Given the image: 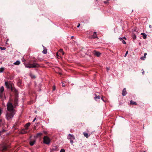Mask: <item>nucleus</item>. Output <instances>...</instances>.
Wrapping results in <instances>:
<instances>
[{"label": "nucleus", "mask_w": 152, "mask_h": 152, "mask_svg": "<svg viewBox=\"0 0 152 152\" xmlns=\"http://www.w3.org/2000/svg\"><path fill=\"white\" fill-rule=\"evenodd\" d=\"M3 112V110L0 107V116L1 115V114H2Z\"/></svg>", "instance_id": "5701e85b"}, {"label": "nucleus", "mask_w": 152, "mask_h": 152, "mask_svg": "<svg viewBox=\"0 0 152 152\" xmlns=\"http://www.w3.org/2000/svg\"><path fill=\"white\" fill-rule=\"evenodd\" d=\"M14 103H15V106H17V104H18V102H17V98H16L14 100Z\"/></svg>", "instance_id": "aec40b11"}, {"label": "nucleus", "mask_w": 152, "mask_h": 152, "mask_svg": "<svg viewBox=\"0 0 152 152\" xmlns=\"http://www.w3.org/2000/svg\"><path fill=\"white\" fill-rule=\"evenodd\" d=\"M50 138L47 136H44L43 138L44 143L48 145L50 144Z\"/></svg>", "instance_id": "20e7f679"}, {"label": "nucleus", "mask_w": 152, "mask_h": 152, "mask_svg": "<svg viewBox=\"0 0 152 152\" xmlns=\"http://www.w3.org/2000/svg\"><path fill=\"white\" fill-rule=\"evenodd\" d=\"M56 55H57V56H59V55H58V53H56Z\"/></svg>", "instance_id": "4c0bfd02"}, {"label": "nucleus", "mask_w": 152, "mask_h": 152, "mask_svg": "<svg viewBox=\"0 0 152 152\" xmlns=\"http://www.w3.org/2000/svg\"><path fill=\"white\" fill-rule=\"evenodd\" d=\"M27 132H25V133H26Z\"/></svg>", "instance_id": "de8ad7c7"}, {"label": "nucleus", "mask_w": 152, "mask_h": 152, "mask_svg": "<svg viewBox=\"0 0 152 152\" xmlns=\"http://www.w3.org/2000/svg\"><path fill=\"white\" fill-rule=\"evenodd\" d=\"M43 48H44V50L43 51H42V52L44 54H46L47 53V50L46 48H45V47L43 46Z\"/></svg>", "instance_id": "f8f14e48"}, {"label": "nucleus", "mask_w": 152, "mask_h": 152, "mask_svg": "<svg viewBox=\"0 0 152 152\" xmlns=\"http://www.w3.org/2000/svg\"><path fill=\"white\" fill-rule=\"evenodd\" d=\"M20 64V62L19 61H17L14 63V64L15 65H19Z\"/></svg>", "instance_id": "a211bd4d"}, {"label": "nucleus", "mask_w": 152, "mask_h": 152, "mask_svg": "<svg viewBox=\"0 0 152 152\" xmlns=\"http://www.w3.org/2000/svg\"><path fill=\"white\" fill-rule=\"evenodd\" d=\"M55 89V87H54L53 88V90H54Z\"/></svg>", "instance_id": "a19ab883"}, {"label": "nucleus", "mask_w": 152, "mask_h": 152, "mask_svg": "<svg viewBox=\"0 0 152 152\" xmlns=\"http://www.w3.org/2000/svg\"><path fill=\"white\" fill-rule=\"evenodd\" d=\"M130 104H135V105L137 104L135 102H133L132 100H131L130 101Z\"/></svg>", "instance_id": "4be33fe9"}, {"label": "nucleus", "mask_w": 152, "mask_h": 152, "mask_svg": "<svg viewBox=\"0 0 152 152\" xmlns=\"http://www.w3.org/2000/svg\"><path fill=\"white\" fill-rule=\"evenodd\" d=\"M2 121V120L1 119V120H0V122H1V121Z\"/></svg>", "instance_id": "c03bdc74"}, {"label": "nucleus", "mask_w": 152, "mask_h": 152, "mask_svg": "<svg viewBox=\"0 0 152 152\" xmlns=\"http://www.w3.org/2000/svg\"><path fill=\"white\" fill-rule=\"evenodd\" d=\"M141 34L143 36V38L144 39H145L146 38L147 35L146 34L144 33H142Z\"/></svg>", "instance_id": "ddd939ff"}, {"label": "nucleus", "mask_w": 152, "mask_h": 152, "mask_svg": "<svg viewBox=\"0 0 152 152\" xmlns=\"http://www.w3.org/2000/svg\"><path fill=\"white\" fill-rule=\"evenodd\" d=\"M57 148H52V149H51V150L52 151H56V149Z\"/></svg>", "instance_id": "473e14b6"}, {"label": "nucleus", "mask_w": 152, "mask_h": 152, "mask_svg": "<svg viewBox=\"0 0 152 152\" xmlns=\"http://www.w3.org/2000/svg\"><path fill=\"white\" fill-rule=\"evenodd\" d=\"M15 113V111H7L6 115V119L9 120L10 119L12 118Z\"/></svg>", "instance_id": "f257e3e1"}, {"label": "nucleus", "mask_w": 152, "mask_h": 152, "mask_svg": "<svg viewBox=\"0 0 152 152\" xmlns=\"http://www.w3.org/2000/svg\"><path fill=\"white\" fill-rule=\"evenodd\" d=\"M91 38H98V37L96 35V32H94V34L92 36Z\"/></svg>", "instance_id": "6e6552de"}, {"label": "nucleus", "mask_w": 152, "mask_h": 152, "mask_svg": "<svg viewBox=\"0 0 152 152\" xmlns=\"http://www.w3.org/2000/svg\"><path fill=\"white\" fill-rule=\"evenodd\" d=\"M102 99L103 101H104V100L103 99H102Z\"/></svg>", "instance_id": "49530a36"}, {"label": "nucleus", "mask_w": 152, "mask_h": 152, "mask_svg": "<svg viewBox=\"0 0 152 152\" xmlns=\"http://www.w3.org/2000/svg\"><path fill=\"white\" fill-rule=\"evenodd\" d=\"M147 54L146 53H145L144 54V56L145 57V56L147 55Z\"/></svg>", "instance_id": "f704fd0d"}, {"label": "nucleus", "mask_w": 152, "mask_h": 152, "mask_svg": "<svg viewBox=\"0 0 152 152\" xmlns=\"http://www.w3.org/2000/svg\"><path fill=\"white\" fill-rule=\"evenodd\" d=\"M7 149V147L6 146H4L3 147V149L4 150H6Z\"/></svg>", "instance_id": "2f4dec72"}, {"label": "nucleus", "mask_w": 152, "mask_h": 152, "mask_svg": "<svg viewBox=\"0 0 152 152\" xmlns=\"http://www.w3.org/2000/svg\"><path fill=\"white\" fill-rule=\"evenodd\" d=\"M62 86H63V87H64L65 86V84L64 83H62Z\"/></svg>", "instance_id": "72a5a7b5"}, {"label": "nucleus", "mask_w": 152, "mask_h": 152, "mask_svg": "<svg viewBox=\"0 0 152 152\" xmlns=\"http://www.w3.org/2000/svg\"><path fill=\"white\" fill-rule=\"evenodd\" d=\"M74 37V36H72L71 37V38H72L73 37Z\"/></svg>", "instance_id": "79ce46f5"}, {"label": "nucleus", "mask_w": 152, "mask_h": 152, "mask_svg": "<svg viewBox=\"0 0 152 152\" xmlns=\"http://www.w3.org/2000/svg\"><path fill=\"white\" fill-rule=\"evenodd\" d=\"M5 85L7 88H10V84L7 82H5Z\"/></svg>", "instance_id": "0eeeda50"}, {"label": "nucleus", "mask_w": 152, "mask_h": 152, "mask_svg": "<svg viewBox=\"0 0 152 152\" xmlns=\"http://www.w3.org/2000/svg\"><path fill=\"white\" fill-rule=\"evenodd\" d=\"M42 133L40 132V133H38L37 134L36 136L35 137L36 138L40 137L41 135H42Z\"/></svg>", "instance_id": "2eb2a0df"}, {"label": "nucleus", "mask_w": 152, "mask_h": 152, "mask_svg": "<svg viewBox=\"0 0 152 152\" xmlns=\"http://www.w3.org/2000/svg\"><path fill=\"white\" fill-rule=\"evenodd\" d=\"M4 69L3 67H1L0 69V73H1L3 72Z\"/></svg>", "instance_id": "412c9836"}, {"label": "nucleus", "mask_w": 152, "mask_h": 152, "mask_svg": "<svg viewBox=\"0 0 152 152\" xmlns=\"http://www.w3.org/2000/svg\"><path fill=\"white\" fill-rule=\"evenodd\" d=\"M7 111H15L14 109L13 105L10 102H8L7 104Z\"/></svg>", "instance_id": "f03ea898"}, {"label": "nucleus", "mask_w": 152, "mask_h": 152, "mask_svg": "<svg viewBox=\"0 0 152 152\" xmlns=\"http://www.w3.org/2000/svg\"><path fill=\"white\" fill-rule=\"evenodd\" d=\"M36 118H34V119L33 120V121H32V122H34V121H35V120H36Z\"/></svg>", "instance_id": "e433bc0d"}, {"label": "nucleus", "mask_w": 152, "mask_h": 152, "mask_svg": "<svg viewBox=\"0 0 152 152\" xmlns=\"http://www.w3.org/2000/svg\"><path fill=\"white\" fill-rule=\"evenodd\" d=\"M30 123H27L25 125V127L26 129H28V127L30 125Z\"/></svg>", "instance_id": "4468645a"}, {"label": "nucleus", "mask_w": 152, "mask_h": 152, "mask_svg": "<svg viewBox=\"0 0 152 152\" xmlns=\"http://www.w3.org/2000/svg\"><path fill=\"white\" fill-rule=\"evenodd\" d=\"M59 74H61L60 73H59Z\"/></svg>", "instance_id": "8fccbe9b"}, {"label": "nucleus", "mask_w": 152, "mask_h": 152, "mask_svg": "<svg viewBox=\"0 0 152 152\" xmlns=\"http://www.w3.org/2000/svg\"><path fill=\"white\" fill-rule=\"evenodd\" d=\"M107 70H109L110 69L109 68H108V67H107Z\"/></svg>", "instance_id": "58836bf2"}, {"label": "nucleus", "mask_w": 152, "mask_h": 152, "mask_svg": "<svg viewBox=\"0 0 152 152\" xmlns=\"http://www.w3.org/2000/svg\"><path fill=\"white\" fill-rule=\"evenodd\" d=\"M104 3H107V2L105 1V2H104Z\"/></svg>", "instance_id": "09e8293b"}, {"label": "nucleus", "mask_w": 152, "mask_h": 152, "mask_svg": "<svg viewBox=\"0 0 152 152\" xmlns=\"http://www.w3.org/2000/svg\"><path fill=\"white\" fill-rule=\"evenodd\" d=\"M119 39L124 44H126V42L123 40V37L119 38Z\"/></svg>", "instance_id": "dca6fc26"}, {"label": "nucleus", "mask_w": 152, "mask_h": 152, "mask_svg": "<svg viewBox=\"0 0 152 152\" xmlns=\"http://www.w3.org/2000/svg\"><path fill=\"white\" fill-rule=\"evenodd\" d=\"M80 23H78V25L77 26V28H79L80 27Z\"/></svg>", "instance_id": "c9c22d12"}, {"label": "nucleus", "mask_w": 152, "mask_h": 152, "mask_svg": "<svg viewBox=\"0 0 152 152\" xmlns=\"http://www.w3.org/2000/svg\"><path fill=\"white\" fill-rule=\"evenodd\" d=\"M95 55L97 57H99L101 55V53L95 51Z\"/></svg>", "instance_id": "9d476101"}, {"label": "nucleus", "mask_w": 152, "mask_h": 152, "mask_svg": "<svg viewBox=\"0 0 152 152\" xmlns=\"http://www.w3.org/2000/svg\"><path fill=\"white\" fill-rule=\"evenodd\" d=\"M83 135L84 136L86 137V138H88L90 135H88V134L86 132H84L83 133Z\"/></svg>", "instance_id": "6ab92c4d"}, {"label": "nucleus", "mask_w": 152, "mask_h": 152, "mask_svg": "<svg viewBox=\"0 0 152 152\" xmlns=\"http://www.w3.org/2000/svg\"><path fill=\"white\" fill-rule=\"evenodd\" d=\"M97 99H100V96H96L94 97V99H95V100H96Z\"/></svg>", "instance_id": "a878e982"}, {"label": "nucleus", "mask_w": 152, "mask_h": 152, "mask_svg": "<svg viewBox=\"0 0 152 152\" xmlns=\"http://www.w3.org/2000/svg\"><path fill=\"white\" fill-rule=\"evenodd\" d=\"M65 151L64 149H61L60 151V152H65Z\"/></svg>", "instance_id": "c85d7f7f"}, {"label": "nucleus", "mask_w": 152, "mask_h": 152, "mask_svg": "<svg viewBox=\"0 0 152 152\" xmlns=\"http://www.w3.org/2000/svg\"><path fill=\"white\" fill-rule=\"evenodd\" d=\"M25 66L26 67L31 68V64H25Z\"/></svg>", "instance_id": "9b49d317"}, {"label": "nucleus", "mask_w": 152, "mask_h": 152, "mask_svg": "<svg viewBox=\"0 0 152 152\" xmlns=\"http://www.w3.org/2000/svg\"><path fill=\"white\" fill-rule=\"evenodd\" d=\"M127 93V92L126 91V89L125 88H124L122 92V95L123 96H126Z\"/></svg>", "instance_id": "423d86ee"}, {"label": "nucleus", "mask_w": 152, "mask_h": 152, "mask_svg": "<svg viewBox=\"0 0 152 152\" xmlns=\"http://www.w3.org/2000/svg\"><path fill=\"white\" fill-rule=\"evenodd\" d=\"M67 139L70 140L71 144L74 145H73V140L75 139L74 136L73 134H69L67 136Z\"/></svg>", "instance_id": "7ed1b4c3"}, {"label": "nucleus", "mask_w": 152, "mask_h": 152, "mask_svg": "<svg viewBox=\"0 0 152 152\" xmlns=\"http://www.w3.org/2000/svg\"><path fill=\"white\" fill-rule=\"evenodd\" d=\"M0 49L1 50H5L6 49V48L5 47H0Z\"/></svg>", "instance_id": "bb28decb"}, {"label": "nucleus", "mask_w": 152, "mask_h": 152, "mask_svg": "<svg viewBox=\"0 0 152 152\" xmlns=\"http://www.w3.org/2000/svg\"><path fill=\"white\" fill-rule=\"evenodd\" d=\"M123 38V39H126V38L125 37H124Z\"/></svg>", "instance_id": "ea45409f"}, {"label": "nucleus", "mask_w": 152, "mask_h": 152, "mask_svg": "<svg viewBox=\"0 0 152 152\" xmlns=\"http://www.w3.org/2000/svg\"><path fill=\"white\" fill-rule=\"evenodd\" d=\"M151 25H149L150 28H151Z\"/></svg>", "instance_id": "a18cd8bd"}, {"label": "nucleus", "mask_w": 152, "mask_h": 152, "mask_svg": "<svg viewBox=\"0 0 152 152\" xmlns=\"http://www.w3.org/2000/svg\"><path fill=\"white\" fill-rule=\"evenodd\" d=\"M145 58V57H144V56L140 58V59L142 60H144Z\"/></svg>", "instance_id": "c756f323"}, {"label": "nucleus", "mask_w": 152, "mask_h": 152, "mask_svg": "<svg viewBox=\"0 0 152 152\" xmlns=\"http://www.w3.org/2000/svg\"><path fill=\"white\" fill-rule=\"evenodd\" d=\"M144 71H143V72H142V74H144Z\"/></svg>", "instance_id": "37998d69"}, {"label": "nucleus", "mask_w": 152, "mask_h": 152, "mask_svg": "<svg viewBox=\"0 0 152 152\" xmlns=\"http://www.w3.org/2000/svg\"><path fill=\"white\" fill-rule=\"evenodd\" d=\"M59 51L62 53L63 55H64V53L63 52V50L62 49H60L59 50Z\"/></svg>", "instance_id": "393cba45"}, {"label": "nucleus", "mask_w": 152, "mask_h": 152, "mask_svg": "<svg viewBox=\"0 0 152 152\" xmlns=\"http://www.w3.org/2000/svg\"><path fill=\"white\" fill-rule=\"evenodd\" d=\"M31 64L32 68H37L40 67V65L36 63H34Z\"/></svg>", "instance_id": "39448f33"}, {"label": "nucleus", "mask_w": 152, "mask_h": 152, "mask_svg": "<svg viewBox=\"0 0 152 152\" xmlns=\"http://www.w3.org/2000/svg\"><path fill=\"white\" fill-rule=\"evenodd\" d=\"M4 90V88L3 86H1L0 88V91L1 93H2Z\"/></svg>", "instance_id": "f3484780"}, {"label": "nucleus", "mask_w": 152, "mask_h": 152, "mask_svg": "<svg viewBox=\"0 0 152 152\" xmlns=\"http://www.w3.org/2000/svg\"><path fill=\"white\" fill-rule=\"evenodd\" d=\"M30 76L31 77V78H35V76L34 75H32V74H31L30 75Z\"/></svg>", "instance_id": "cd10ccee"}, {"label": "nucleus", "mask_w": 152, "mask_h": 152, "mask_svg": "<svg viewBox=\"0 0 152 152\" xmlns=\"http://www.w3.org/2000/svg\"><path fill=\"white\" fill-rule=\"evenodd\" d=\"M36 142V140H32L30 142V144L32 146Z\"/></svg>", "instance_id": "1a4fd4ad"}, {"label": "nucleus", "mask_w": 152, "mask_h": 152, "mask_svg": "<svg viewBox=\"0 0 152 152\" xmlns=\"http://www.w3.org/2000/svg\"><path fill=\"white\" fill-rule=\"evenodd\" d=\"M132 38L134 39H135L136 38V35L135 34H133L132 35Z\"/></svg>", "instance_id": "b1692460"}, {"label": "nucleus", "mask_w": 152, "mask_h": 152, "mask_svg": "<svg viewBox=\"0 0 152 152\" xmlns=\"http://www.w3.org/2000/svg\"><path fill=\"white\" fill-rule=\"evenodd\" d=\"M128 51H127L126 52V53H125V55H124V57H126V55H127L128 54Z\"/></svg>", "instance_id": "7c9ffc66"}]
</instances>
